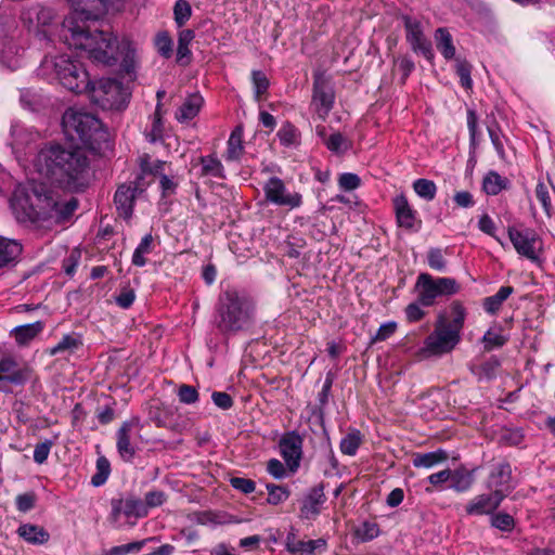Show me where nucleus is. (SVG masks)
Here are the masks:
<instances>
[{
	"mask_svg": "<svg viewBox=\"0 0 555 555\" xmlns=\"http://www.w3.org/2000/svg\"><path fill=\"white\" fill-rule=\"evenodd\" d=\"M134 299H135V293L130 287H124L120 291L119 295H117L115 298L116 304L122 309H128L129 307H131Z\"/></svg>",
	"mask_w": 555,
	"mask_h": 555,
	"instance_id": "64",
	"label": "nucleus"
},
{
	"mask_svg": "<svg viewBox=\"0 0 555 555\" xmlns=\"http://www.w3.org/2000/svg\"><path fill=\"white\" fill-rule=\"evenodd\" d=\"M451 288V279H434L429 273H421L415 283L417 300L423 306H431L438 297Z\"/></svg>",
	"mask_w": 555,
	"mask_h": 555,
	"instance_id": "11",
	"label": "nucleus"
},
{
	"mask_svg": "<svg viewBox=\"0 0 555 555\" xmlns=\"http://www.w3.org/2000/svg\"><path fill=\"white\" fill-rule=\"evenodd\" d=\"M361 180L358 175L345 172L339 176L338 185L344 191H353L359 188Z\"/></svg>",
	"mask_w": 555,
	"mask_h": 555,
	"instance_id": "59",
	"label": "nucleus"
},
{
	"mask_svg": "<svg viewBox=\"0 0 555 555\" xmlns=\"http://www.w3.org/2000/svg\"><path fill=\"white\" fill-rule=\"evenodd\" d=\"M326 545V540L323 538L309 541L297 540L294 529L287 533L285 539V548L292 555H317L325 552Z\"/></svg>",
	"mask_w": 555,
	"mask_h": 555,
	"instance_id": "21",
	"label": "nucleus"
},
{
	"mask_svg": "<svg viewBox=\"0 0 555 555\" xmlns=\"http://www.w3.org/2000/svg\"><path fill=\"white\" fill-rule=\"evenodd\" d=\"M62 127L68 140L80 142L92 150L108 140V133L101 120L82 108H67L63 114Z\"/></svg>",
	"mask_w": 555,
	"mask_h": 555,
	"instance_id": "5",
	"label": "nucleus"
},
{
	"mask_svg": "<svg viewBox=\"0 0 555 555\" xmlns=\"http://www.w3.org/2000/svg\"><path fill=\"white\" fill-rule=\"evenodd\" d=\"M73 11L65 18H73L77 25L95 21L103 15L115 0H67Z\"/></svg>",
	"mask_w": 555,
	"mask_h": 555,
	"instance_id": "15",
	"label": "nucleus"
},
{
	"mask_svg": "<svg viewBox=\"0 0 555 555\" xmlns=\"http://www.w3.org/2000/svg\"><path fill=\"white\" fill-rule=\"evenodd\" d=\"M535 196L537 199L542 205V208L547 217L552 216V205H551V197L550 192L546 186V184L542 181L538 182L535 186Z\"/></svg>",
	"mask_w": 555,
	"mask_h": 555,
	"instance_id": "52",
	"label": "nucleus"
},
{
	"mask_svg": "<svg viewBox=\"0 0 555 555\" xmlns=\"http://www.w3.org/2000/svg\"><path fill=\"white\" fill-rule=\"evenodd\" d=\"M144 176L141 175L129 183L120 184L114 195V204L119 217L129 220L132 217L135 199L144 192Z\"/></svg>",
	"mask_w": 555,
	"mask_h": 555,
	"instance_id": "10",
	"label": "nucleus"
},
{
	"mask_svg": "<svg viewBox=\"0 0 555 555\" xmlns=\"http://www.w3.org/2000/svg\"><path fill=\"white\" fill-rule=\"evenodd\" d=\"M53 20L52 10L35 5L22 13V21L28 27L29 30L35 31L38 37L46 38V31L41 30V26L49 25Z\"/></svg>",
	"mask_w": 555,
	"mask_h": 555,
	"instance_id": "23",
	"label": "nucleus"
},
{
	"mask_svg": "<svg viewBox=\"0 0 555 555\" xmlns=\"http://www.w3.org/2000/svg\"><path fill=\"white\" fill-rule=\"evenodd\" d=\"M85 92L88 93L91 102L102 109H124L130 98V92L122 83L112 78L90 81V87Z\"/></svg>",
	"mask_w": 555,
	"mask_h": 555,
	"instance_id": "7",
	"label": "nucleus"
},
{
	"mask_svg": "<svg viewBox=\"0 0 555 555\" xmlns=\"http://www.w3.org/2000/svg\"><path fill=\"white\" fill-rule=\"evenodd\" d=\"M325 144L334 153H344L349 149L348 140L339 132L332 133Z\"/></svg>",
	"mask_w": 555,
	"mask_h": 555,
	"instance_id": "53",
	"label": "nucleus"
},
{
	"mask_svg": "<svg viewBox=\"0 0 555 555\" xmlns=\"http://www.w3.org/2000/svg\"><path fill=\"white\" fill-rule=\"evenodd\" d=\"M415 193L426 201H431L436 194V185L433 181L427 179H417L413 183Z\"/></svg>",
	"mask_w": 555,
	"mask_h": 555,
	"instance_id": "49",
	"label": "nucleus"
},
{
	"mask_svg": "<svg viewBox=\"0 0 555 555\" xmlns=\"http://www.w3.org/2000/svg\"><path fill=\"white\" fill-rule=\"evenodd\" d=\"M437 49L447 59H451V36L448 28H438L435 34Z\"/></svg>",
	"mask_w": 555,
	"mask_h": 555,
	"instance_id": "46",
	"label": "nucleus"
},
{
	"mask_svg": "<svg viewBox=\"0 0 555 555\" xmlns=\"http://www.w3.org/2000/svg\"><path fill=\"white\" fill-rule=\"evenodd\" d=\"M491 525L501 531L509 532L515 527V520L507 513H498L491 517Z\"/></svg>",
	"mask_w": 555,
	"mask_h": 555,
	"instance_id": "51",
	"label": "nucleus"
},
{
	"mask_svg": "<svg viewBox=\"0 0 555 555\" xmlns=\"http://www.w3.org/2000/svg\"><path fill=\"white\" fill-rule=\"evenodd\" d=\"M10 207L20 223H62L78 208V199L73 196L65 199L44 183L30 181L16 186L10 198Z\"/></svg>",
	"mask_w": 555,
	"mask_h": 555,
	"instance_id": "1",
	"label": "nucleus"
},
{
	"mask_svg": "<svg viewBox=\"0 0 555 555\" xmlns=\"http://www.w3.org/2000/svg\"><path fill=\"white\" fill-rule=\"evenodd\" d=\"M267 490H268V503L269 504H272V505H279L281 503H283L284 501H286L289 496V491L283 487V486H278V485H274V483H268L266 486Z\"/></svg>",
	"mask_w": 555,
	"mask_h": 555,
	"instance_id": "47",
	"label": "nucleus"
},
{
	"mask_svg": "<svg viewBox=\"0 0 555 555\" xmlns=\"http://www.w3.org/2000/svg\"><path fill=\"white\" fill-rule=\"evenodd\" d=\"M22 253V245L16 240L0 236V268L14 262Z\"/></svg>",
	"mask_w": 555,
	"mask_h": 555,
	"instance_id": "30",
	"label": "nucleus"
},
{
	"mask_svg": "<svg viewBox=\"0 0 555 555\" xmlns=\"http://www.w3.org/2000/svg\"><path fill=\"white\" fill-rule=\"evenodd\" d=\"M111 474L109 461L101 455L96 460V473L91 478V485L94 487L103 486L108 479Z\"/></svg>",
	"mask_w": 555,
	"mask_h": 555,
	"instance_id": "40",
	"label": "nucleus"
},
{
	"mask_svg": "<svg viewBox=\"0 0 555 555\" xmlns=\"http://www.w3.org/2000/svg\"><path fill=\"white\" fill-rule=\"evenodd\" d=\"M44 328V323L37 321L29 324L18 325L11 330L10 334L15 338L20 346L27 345L36 336H38Z\"/></svg>",
	"mask_w": 555,
	"mask_h": 555,
	"instance_id": "27",
	"label": "nucleus"
},
{
	"mask_svg": "<svg viewBox=\"0 0 555 555\" xmlns=\"http://www.w3.org/2000/svg\"><path fill=\"white\" fill-rule=\"evenodd\" d=\"M449 454L446 450L438 449L427 453H415L412 457V464L414 467L433 468L438 464L446 462Z\"/></svg>",
	"mask_w": 555,
	"mask_h": 555,
	"instance_id": "28",
	"label": "nucleus"
},
{
	"mask_svg": "<svg viewBox=\"0 0 555 555\" xmlns=\"http://www.w3.org/2000/svg\"><path fill=\"white\" fill-rule=\"evenodd\" d=\"M195 34L192 29H183L179 33L178 37V49H177V61L183 62L184 59H188L185 63H189V59L191 55V51L189 49L190 43L194 39Z\"/></svg>",
	"mask_w": 555,
	"mask_h": 555,
	"instance_id": "39",
	"label": "nucleus"
},
{
	"mask_svg": "<svg viewBox=\"0 0 555 555\" xmlns=\"http://www.w3.org/2000/svg\"><path fill=\"white\" fill-rule=\"evenodd\" d=\"M474 468L459 467L453 469V489L467 490L474 482Z\"/></svg>",
	"mask_w": 555,
	"mask_h": 555,
	"instance_id": "37",
	"label": "nucleus"
},
{
	"mask_svg": "<svg viewBox=\"0 0 555 555\" xmlns=\"http://www.w3.org/2000/svg\"><path fill=\"white\" fill-rule=\"evenodd\" d=\"M202 175L214 178H224V169L221 162L215 155L201 157Z\"/></svg>",
	"mask_w": 555,
	"mask_h": 555,
	"instance_id": "36",
	"label": "nucleus"
},
{
	"mask_svg": "<svg viewBox=\"0 0 555 555\" xmlns=\"http://www.w3.org/2000/svg\"><path fill=\"white\" fill-rule=\"evenodd\" d=\"M230 483L234 489L245 494L254 492L256 488V483L251 479L243 477H232Z\"/></svg>",
	"mask_w": 555,
	"mask_h": 555,
	"instance_id": "63",
	"label": "nucleus"
},
{
	"mask_svg": "<svg viewBox=\"0 0 555 555\" xmlns=\"http://www.w3.org/2000/svg\"><path fill=\"white\" fill-rule=\"evenodd\" d=\"M177 396L184 404H193L198 401L199 395L195 387L182 384L178 387Z\"/></svg>",
	"mask_w": 555,
	"mask_h": 555,
	"instance_id": "54",
	"label": "nucleus"
},
{
	"mask_svg": "<svg viewBox=\"0 0 555 555\" xmlns=\"http://www.w3.org/2000/svg\"><path fill=\"white\" fill-rule=\"evenodd\" d=\"M60 38L69 48L86 51L95 62L114 65L117 62L116 38L106 31L89 29L87 24L77 25L73 18H64Z\"/></svg>",
	"mask_w": 555,
	"mask_h": 555,
	"instance_id": "3",
	"label": "nucleus"
},
{
	"mask_svg": "<svg viewBox=\"0 0 555 555\" xmlns=\"http://www.w3.org/2000/svg\"><path fill=\"white\" fill-rule=\"evenodd\" d=\"M52 446L53 442L51 440H46L41 443L36 444L34 450V461L37 464H43L49 456Z\"/></svg>",
	"mask_w": 555,
	"mask_h": 555,
	"instance_id": "62",
	"label": "nucleus"
},
{
	"mask_svg": "<svg viewBox=\"0 0 555 555\" xmlns=\"http://www.w3.org/2000/svg\"><path fill=\"white\" fill-rule=\"evenodd\" d=\"M428 264L431 269L437 271H444L447 269V260L444 259L441 249L431 248L427 255Z\"/></svg>",
	"mask_w": 555,
	"mask_h": 555,
	"instance_id": "57",
	"label": "nucleus"
},
{
	"mask_svg": "<svg viewBox=\"0 0 555 555\" xmlns=\"http://www.w3.org/2000/svg\"><path fill=\"white\" fill-rule=\"evenodd\" d=\"M302 444L304 439L296 430L285 433L279 441L280 453L292 473L300 466Z\"/></svg>",
	"mask_w": 555,
	"mask_h": 555,
	"instance_id": "16",
	"label": "nucleus"
},
{
	"mask_svg": "<svg viewBox=\"0 0 555 555\" xmlns=\"http://www.w3.org/2000/svg\"><path fill=\"white\" fill-rule=\"evenodd\" d=\"M362 442L361 433L359 430H352L347 434L340 441V451L346 455H354Z\"/></svg>",
	"mask_w": 555,
	"mask_h": 555,
	"instance_id": "42",
	"label": "nucleus"
},
{
	"mask_svg": "<svg viewBox=\"0 0 555 555\" xmlns=\"http://www.w3.org/2000/svg\"><path fill=\"white\" fill-rule=\"evenodd\" d=\"M124 515L127 517L142 518L147 516V508L140 499L128 498L124 500Z\"/></svg>",
	"mask_w": 555,
	"mask_h": 555,
	"instance_id": "43",
	"label": "nucleus"
},
{
	"mask_svg": "<svg viewBox=\"0 0 555 555\" xmlns=\"http://www.w3.org/2000/svg\"><path fill=\"white\" fill-rule=\"evenodd\" d=\"M506 340L507 338L503 335L500 328H490L485 333L482 337V343L485 344L486 350L500 348L506 343Z\"/></svg>",
	"mask_w": 555,
	"mask_h": 555,
	"instance_id": "44",
	"label": "nucleus"
},
{
	"mask_svg": "<svg viewBox=\"0 0 555 555\" xmlns=\"http://www.w3.org/2000/svg\"><path fill=\"white\" fill-rule=\"evenodd\" d=\"M251 80L254 85L255 96L257 100L267 92L269 88V79L261 70H253Z\"/></svg>",
	"mask_w": 555,
	"mask_h": 555,
	"instance_id": "55",
	"label": "nucleus"
},
{
	"mask_svg": "<svg viewBox=\"0 0 555 555\" xmlns=\"http://www.w3.org/2000/svg\"><path fill=\"white\" fill-rule=\"evenodd\" d=\"M266 199L278 206L288 209L298 208L302 204V196L298 192H289L282 179L271 177L263 185Z\"/></svg>",
	"mask_w": 555,
	"mask_h": 555,
	"instance_id": "14",
	"label": "nucleus"
},
{
	"mask_svg": "<svg viewBox=\"0 0 555 555\" xmlns=\"http://www.w3.org/2000/svg\"><path fill=\"white\" fill-rule=\"evenodd\" d=\"M36 499L34 492L18 494L15 499L17 509L22 513L29 512L35 507Z\"/></svg>",
	"mask_w": 555,
	"mask_h": 555,
	"instance_id": "60",
	"label": "nucleus"
},
{
	"mask_svg": "<svg viewBox=\"0 0 555 555\" xmlns=\"http://www.w3.org/2000/svg\"><path fill=\"white\" fill-rule=\"evenodd\" d=\"M254 323L255 306L251 300L234 289H228L220 296L216 326L222 334L248 331Z\"/></svg>",
	"mask_w": 555,
	"mask_h": 555,
	"instance_id": "4",
	"label": "nucleus"
},
{
	"mask_svg": "<svg viewBox=\"0 0 555 555\" xmlns=\"http://www.w3.org/2000/svg\"><path fill=\"white\" fill-rule=\"evenodd\" d=\"M203 102L204 100L198 93L189 95L179 107L176 118L181 122L193 119L198 114Z\"/></svg>",
	"mask_w": 555,
	"mask_h": 555,
	"instance_id": "29",
	"label": "nucleus"
},
{
	"mask_svg": "<svg viewBox=\"0 0 555 555\" xmlns=\"http://www.w3.org/2000/svg\"><path fill=\"white\" fill-rule=\"evenodd\" d=\"M31 375V369L20 366L12 356L0 358V392L9 393L12 386L25 385Z\"/></svg>",
	"mask_w": 555,
	"mask_h": 555,
	"instance_id": "12",
	"label": "nucleus"
},
{
	"mask_svg": "<svg viewBox=\"0 0 555 555\" xmlns=\"http://www.w3.org/2000/svg\"><path fill=\"white\" fill-rule=\"evenodd\" d=\"M138 423L137 418L126 421L116 433L117 452L125 462H132L137 453L135 446L131 442V434L138 427Z\"/></svg>",
	"mask_w": 555,
	"mask_h": 555,
	"instance_id": "22",
	"label": "nucleus"
},
{
	"mask_svg": "<svg viewBox=\"0 0 555 555\" xmlns=\"http://www.w3.org/2000/svg\"><path fill=\"white\" fill-rule=\"evenodd\" d=\"M227 160H237L243 155L244 145H243V127L236 126L234 130L231 132L230 138L227 144Z\"/></svg>",
	"mask_w": 555,
	"mask_h": 555,
	"instance_id": "34",
	"label": "nucleus"
},
{
	"mask_svg": "<svg viewBox=\"0 0 555 555\" xmlns=\"http://www.w3.org/2000/svg\"><path fill=\"white\" fill-rule=\"evenodd\" d=\"M325 501L324 485L321 482L311 487L301 499L299 517L307 520L315 519L321 514Z\"/></svg>",
	"mask_w": 555,
	"mask_h": 555,
	"instance_id": "19",
	"label": "nucleus"
},
{
	"mask_svg": "<svg viewBox=\"0 0 555 555\" xmlns=\"http://www.w3.org/2000/svg\"><path fill=\"white\" fill-rule=\"evenodd\" d=\"M3 29L0 27V61L10 69H16L21 66L22 49L12 38L3 37Z\"/></svg>",
	"mask_w": 555,
	"mask_h": 555,
	"instance_id": "26",
	"label": "nucleus"
},
{
	"mask_svg": "<svg viewBox=\"0 0 555 555\" xmlns=\"http://www.w3.org/2000/svg\"><path fill=\"white\" fill-rule=\"evenodd\" d=\"M173 15L176 24L183 26L192 15V9L186 0H177L173 7Z\"/></svg>",
	"mask_w": 555,
	"mask_h": 555,
	"instance_id": "48",
	"label": "nucleus"
},
{
	"mask_svg": "<svg viewBox=\"0 0 555 555\" xmlns=\"http://www.w3.org/2000/svg\"><path fill=\"white\" fill-rule=\"evenodd\" d=\"M334 102L335 91L331 81L323 74H315L313 77L311 105L322 120H325L328 116Z\"/></svg>",
	"mask_w": 555,
	"mask_h": 555,
	"instance_id": "13",
	"label": "nucleus"
},
{
	"mask_svg": "<svg viewBox=\"0 0 555 555\" xmlns=\"http://www.w3.org/2000/svg\"><path fill=\"white\" fill-rule=\"evenodd\" d=\"M167 500V495L164 491L153 490L149 491L144 496V505L149 509L150 507H157L163 505Z\"/></svg>",
	"mask_w": 555,
	"mask_h": 555,
	"instance_id": "61",
	"label": "nucleus"
},
{
	"mask_svg": "<svg viewBox=\"0 0 555 555\" xmlns=\"http://www.w3.org/2000/svg\"><path fill=\"white\" fill-rule=\"evenodd\" d=\"M116 56L121 57V72L130 79H134L138 67V54L133 42L127 38H122L118 41L116 46Z\"/></svg>",
	"mask_w": 555,
	"mask_h": 555,
	"instance_id": "24",
	"label": "nucleus"
},
{
	"mask_svg": "<svg viewBox=\"0 0 555 555\" xmlns=\"http://www.w3.org/2000/svg\"><path fill=\"white\" fill-rule=\"evenodd\" d=\"M508 237L517 254L532 262L539 260L542 248L541 240L534 230L521 225H511Z\"/></svg>",
	"mask_w": 555,
	"mask_h": 555,
	"instance_id": "9",
	"label": "nucleus"
},
{
	"mask_svg": "<svg viewBox=\"0 0 555 555\" xmlns=\"http://www.w3.org/2000/svg\"><path fill=\"white\" fill-rule=\"evenodd\" d=\"M451 351V317L447 312L439 313L434 331L425 338L424 346L418 349L416 357L425 360L441 357Z\"/></svg>",
	"mask_w": 555,
	"mask_h": 555,
	"instance_id": "8",
	"label": "nucleus"
},
{
	"mask_svg": "<svg viewBox=\"0 0 555 555\" xmlns=\"http://www.w3.org/2000/svg\"><path fill=\"white\" fill-rule=\"evenodd\" d=\"M155 47L163 57L169 59L172 55V40L168 33L163 31L157 34L155 38Z\"/></svg>",
	"mask_w": 555,
	"mask_h": 555,
	"instance_id": "50",
	"label": "nucleus"
},
{
	"mask_svg": "<svg viewBox=\"0 0 555 555\" xmlns=\"http://www.w3.org/2000/svg\"><path fill=\"white\" fill-rule=\"evenodd\" d=\"M504 499L500 493L493 491L483 493L474 498L466 506V511L470 515H488L493 513Z\"/></svg>",
	"mask_w": 555,
	"mask_h": 555,
	"instance_id": "25",
	"label": "nucleus"
},
{
	"mask_svg": "<svg viewBox=\"0 0 555 555\" xmlns=\"http://www.w3.org/2000/svg\"><path fill=\"white\" fill-rule=\"evenodd\" d=\"M34 166L38 173L69 191H82L88 184L89 160L81 149H64L59 144L42 147Z\"/></svg>",
	"mask_w": 555,
	"mask_h": 555,
	"instance_id": "2",
	"label": "nucleus"
},
{
	"mask_svg": "<svg viewBox=\"0 0 555 555\" xmlns=\"http://www.w3.org/2000/svg\"><path fill=\"white\" fill-rule=\"evenodd\" d=\"M278 137L282 145L289 146L296 142L297 130L292 124L286 122L279 130Z\"/></svg>",
	"mask_w": 555,
	"mask_h": 555,
	"instance_id": "56",
	"label": "nucleus"
},
{
	"mask_svg": "<svg viewBox=\"0 0 555 555\" xmlns=\"http://www.w3.org/2000/svg\"><path fill=\"white\" fill-rule=\"evenodd\" d=\"M455 61V72L460 78V85L466 92H469L473 89L472 66L465 60L456 59Z\"/></svg>",
	"mask_w": 555,
	"mask_h": 555,
	"instance_id": "41",
	"label": "nucleus"
},
{
	"mask_svg": "<svg viewBox=\"0 0 555 555\" xmlns=\"http://www.w3.org/2000/svg\"><path fill=\"white\" fill-rule=\"evenodd\" d=\"M393 204L399 225L406 229H412L414 225L415 215L411 209L406 197L399 195L393 199Z\"/></svg>",
	"mask_w": 555,
	"mask_h": 555,
	"instance_id": "31",
	"label": "nucleus"
},
{
	"mask_svg": "<svg viewBox=\"0 0 555 555\" xmlns=\"http://www.w3.org/2000/svg\"><path fill=\"white\" fill-rule=\"evenodd\" d=\"M164 132V124H163V113H162V103H157L156 109L153 116V122L151 131L147 133V139L150 142H156L163 138Z\"/></svg>",
	"mask_w": 555,
	"mask_h": 555,
	"instance_id": "45",
	"label": "nucleus"
},
{
	"mask_svg": "<svg viewBox=\"0 0 555 555\" xmlns=\"http://www.w3.org/2000/svg\"><path fill=\"white\" fill-rule=\"evenodd\" d=\"M150 420L157 426L181 433L186 427V423L173 405H152L149 412Z\"/></svg>",
	"mask_w": 555,
	"mask_h": 555,
	"instance_id": "17",
	"label": "nucleus"
},
{
	"mask_svg": "<svg viewBox=\"0 0 555 555\" xmlns=\"http://www.w3.org/2000/svg\"><path fill=\"white\" fill-rule=\"evenodd\" d=\"M512 468L508 463L501 462L493 465L487 480V488L495 493L506 498L512 489Z\"/></svg>",
	"mask_w": 555,
	"mask_h": 555,
	"instance_id": "20",
	"label": "nucleus"
},
{
	"mask_svg": "<svg viewBox=\"0 0 555 555\" xmlns=\"http://www.w3.org/2000/svg\"><path fill=\"white\" fill-rule=\"evenodd\" d=\"M39 74L57 79L64 88L75 93H82L90 87L89 75L83 66L66 55L46 56L40 64Z\"/></svg>",
	"mask_w": 555,
	"mask_h": 555,
	"instance_id": "6",
	"label": "nucleus"
},
{
	"mask_svg": "<svg viewBox=\"0 0 555 555\" xmlns=\"http://www.w3.org/2000/svg\"><path fill=\"white\" fill-rule=\"evenodd\" d=\"M81 346V340L74 334H67L52 348L48 349L50 356L64 353L66 351L73 352Z\"/></svg>",
	"mask_w": 555,
	"mask_h": 555,
	"instance_id": "38",
	"label": "nucleus"
},
{
	"mask_svg": "<svg viewBox=\"0 0 555 555\" xmlns=\"http://www.w3.org/2000/svg\"><path fill=\"white\" fill-rule=\"evenodd\" d=\"M17 532L20 537L31 544H44L50 538L49 532L43 527L31 524L21 525Z\"/></svg>",
	"mask_w": 555,
	"mask_h": 555,
	"instance_id": "32",
	"label": "nucleus"
},
{
	"mask_svg": "<svg viewBox=\"0 0 555 555\" xmlns=\"http://www.w3.org/2000/svg\"><path fill=\"white\" fill-rule=\"evenodd\" d=\"M514 288L512 286H501L499 291L489 297H486L482 302L485 311L491 315L496 314L503 302L513 294Z\"/></svg>",
	"mask_w": 555,
	"mask_h": 555,
	"instance_id": "33",
	"label": "nucleus"
},
{
	"mask_svg": "<svg viewBox=\"0 0 555 555\" xmlns=\"http://www.w3.org/2000/svg\"><path fill=\"white\" fill-rule=\"evenodd\" d=\"M405 38L414 53L421 54L427 61L434 57L431 42L425 37L421 25L411 17H404Z\"/></svg>",
	"mask_w": 555,
	"mask_h": 555,
	"instance_id": "18",
	"label": "nucleus"
},
{
	"mask_svg": "<svg viewBox=\"0 0 555 555\" xmlns=\"http://www.w3.org/2000/svg\"><path fill=\"white\" fill-rule=\"evenodd\" d=\"M379 533V528L377 524L364 521L358 529H357V535L362 541H370L376 538Z\"/></svg>",
	"mask_w": 555,
	"mask_h": 555,
	"instance_id": "58",
	"label": "nucleus"
},
{
	"mask_svg": "<svg viewBox=\"0 0 555 555\" xmlns=\"http://www.w3.org/2000/svg\"><path fill=\"white\" fill-rule=\"evenodd\" d=\"M508 186V180L496 171H489L482 180V189L488 195H498Z\"/></svg>",
	"mask_w": 555,
	"mask_h": 555,
	"instance_id": "35",
	"label": "nucleus"
}]
</instances>
